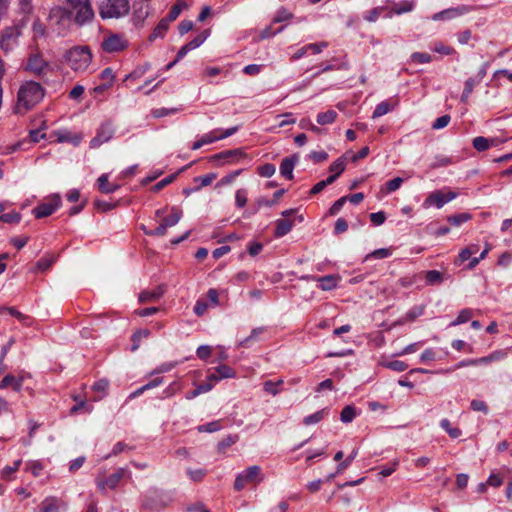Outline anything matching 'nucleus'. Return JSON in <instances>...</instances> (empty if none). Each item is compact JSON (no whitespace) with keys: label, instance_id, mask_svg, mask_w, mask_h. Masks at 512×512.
I'll return each mask as SVG.
<instances>
[{"label":"nucleus","instance_id":"obj_1","mask_svg":"<svg viewBox=\"0 0 512 512\" xmlns=\"http://www.w3.org/2000/svg\"><path fill=\"white\" fill-rule=\"evenodd\" d=\"M66 6L52 8L49 14L50 21L59 24L74 16L75 22L83 25L94 18V10L89 0H66Z\"/></svg>","mask_w":512,"mask_h":512},{"label":"nucleus","instance_id":"obj_2","mask_svg":"<svg viewBox=\"0 0 512 512\" xmlns=\"http://www.w3.org/2000/svg\"><path fill=\"white\" fill-rule=\"evenodd\" d=\"M44 97V89L35 81L24 82L17 93V113H25L36 106Z\"/></svg>","mask_w":512,"mask_h":512},{"label":"nucleus","instance_id":"obj_3","mask_svg":"<svg viewBox=\"0 0 512 512\" xmlns=\"http://www.w3.org/2000/svg\"><path fill=\"white\" fill-rule=\"evenodd\" d=\"M65 58L73 71L84 72L91 64L92 53L87 46H75L67 51Z\"/></svg>","mask_w":512,"mask_h":512},{"label":"nucleus","instance_id":"obj_4","mask_svg":"<svg viewBox=\"0 0 512 512\" xmlns=\"http://www.w3.org/2000/svg\"><path fill=\"white\" fill-rule=\"evenodd\" d=\"M164 213V209L156 211L155 216L159 221V225L154 230H144L145 234L150 236H163L166 234L167 229L175 226L182 217V211L175 207L171 208L167 216H164Z\"/></svg>","mask_w":512,"mask_h":512},{"label":"nucleus","instance_id":"obj_5","mask_svg":"<svg viewBox=\"0 0 512 512\" xmlns=\"http://www.w3.org/2000/svg\"><path fill=\"white\" fill-rule=\"evenodd\" d=\"M128 0H102L99 5V15L103 19H117L129 13Z\"/></svg>","mask_w":512,"mask_h":512},{"label":"nucleus","instance_id":"obj_6","mask_svg":"<svg viewBox=\"0 0 512 512\" xmlns=\"http://www.w3.org/2000/svg\"><path fill=\"white\" fill-rule=\"evenodd\" d=\"M25 70L34 74L38 77H45L52 72V67L48 61H46L42 54L38 51H32L25 64Z\"/></svg>","mask_w":512,"mask_h":512},{"label":"nucleus","instance_id":"obj_7","mask_svg":"<svg viewBox=\"0 0 512 512\" xmlns=\"http://www.w3.org/2000/svg\"><path fill=\"white\" fill-rule=\"evenodd\" d=\"M21 34L22 28L19 25H13L3 29L0 37L1 50L5 53L13 51L18 46L19 37Z\"/></svg>","mask_w":512,"mask_h":512},{"label":"nucleus","instance_id":"obj_8","mask_svg":"<svg viewBox=\"0 0 512 512\" xmlns=\"http://www.w3.org/2000/svg\"><path fill=\"white\" fill-rule=\"evenodd\" d=\"M261 481V468L253 465L237 475L234 488L237 491H241L247 484H258Z\"/></svg>","mask_w":512,"mask_h":512},{"label":"nucleus","instance_id":"obj_9","mask_svg":"<svg viewBox=\"0 0 512 512\" xmlns=\"http://www.w3.org/2000/svg\"><path fill=\"white\" fill-rule=\"evenodd\" d=\"M129 41L124 34L109 33L107 34L102 43L101 48L107 53L121 52L127 49Z\"/></svg>","mask_w":512,"mask_h":512},{"label":"nucleus","instance_id":"obj_10","mask_svg":"<svg viewBox=\"0 0 512 512\" xmlns=\"http://www.w3.org/2000/svg\"><path fill=\"white\" fill-rule=\"evenodd\" d=\"M476 9L475 6L472 5H458L456 7H450L447 9H444L440 12H437L432 15L431 19L433 21H449L458 17H461L463 15H466Z\"/></svg>","mask_w":512,"mask_h":512},{"label":"nucleus","instance_id":"obj_11","mask_svg":"<svg viewBox=\"0 0 512 512\" xmlns=\"http://www.w3.org/2000/svg\"><path fill=\"white\" fill-rule=\"evenodd\" d=\"M126 476H130L129 471L126 468H119L107 478L98 476L96 478V485L101 492H105L107 489H115L121 479Z\"/></svg>","mask_w":512,"mask_h":512},{"label":"nucleus","instance_id":"obj_12","mask_svg":"<svg viewBox=\"0 0 512 512\" xmlns=\"http://www.w3.org/2000/svg\"><path fill=\"white\" fill-rule=\"evenodd\" d=\"M61 205L59 194L51 195L46 202L39 204L33 209L35 218L40 219L52 215Z\"/></svg>","mask_w":512,"mask_h":512},{"label":"nucleus","instance_id":"obj_13","mask_svg":"<svg viewBox=\"0 0 512 512\" xmlns=\"http://www.w3.org/2000/svg\"><path fill=\"white\" fill-rule=\"evenodd\" d=\"M457 194L452 191H448L444 193L441 190L434 191L431 193L424 201L423 206L425 208H429L430 206H436L437 208H442L446 203L455 199Z\"/></svg>","mask_w":512,"mask_h":512},{"label":"nucleus","instance_id":"obj_14","mask_svg":"<svg viewBox=\"0 0 512 512\" xmlns=\"http://www.w3.org/2000/svg\"><path fill=\"white\" fill-rule=\"evenodd\" d=\"M487 67H488L487 63L483 64L482 67L480 68V70L478 71V73L474 77H470L465 81L463 93L461 95L462 102L468 101V98L471 95V93L473 92L474 87L476 85L480 84L481 81L484 79V77L486 76V73H487Z\"/></svg>","mask_w":512,"mask_h":512},{"label":"nucleus","instance_id":"obj_15","mask_svg":"<svg viewBox=\"0 0 512 512\" xmlns=\"http://www.w3.org/2000/svg\"><path fill=\"white\" fill-rule=\"evenodd\" d=\"M114 135V128L110 122L103 123L97 130L96 136L90 141V147L95 149L108 142Z\"/></svg>","mask_w":512,"mask_h":512},{"label":"nucleus","instance_id":"obj_16","mask_svg":"<svg viewBox=\"0 0 512 512\" xmlns=\"http://www.w3.org/2000/svg\"><path fill=\"white\" fill-rule=\"evenodd\" d=\"M238 130V127L237 126H234V127H231V128H228L226 130H221V129H215V130H212L206 134H204L201 139H202V143L204 145H207V144H211V143H214L218 140H222V139H225L227 137H230L232 136L234 133H236Z\"/></svg>","mask_w":512,"mask_h":512},{"label":"nucleus","instance_id":"obj_17","mask_svg":"<svg viewBox=\"0 0 512 512\" xmlns=\"http://www.w3.org/2000/svg\"><path fill=\"white\" fill-rule=\"evenodd\" d=\"M24 378L22 376L16 377L13 374H7L0 382V389L11 388L15 392H20L23 386Z\"/></svg>","mask_w":512,"mask_h":512},{"label":"nucleus","instance_id":"obj_18","mask_svg":"<svg viewBox=\"0 0 512 512\" xmlns=\"http://www.w3.org/2000/svg\"><path fill=\"white\" fill-rule=\"evenodd\" d=\"M314 281L319 282V288L323 291L335 289L341 280L339 275H326L323 277H313Z\"/></svg>","mask_w":512,"mask_h":512},{"label":"nucleus","instance_id":"obj_19","mask_svg":"<svg viewBox=\"0 0 512 512\" xmlns=\"http://www.w3.org/2000/svg\"><path fill=\"white\" fill-rule=\"evenodd\" d=\"M242 156L245 157V154H244V152H242V150L234 149V150L223 151L218 154H215L212 157V159L213 160H224L226 163H234Z\"/></svg>","mask_w":512,"mask_h":512},{"label":"nucleus","instance_id":"obj_20","mask_svg":"<svg viewBox=\"0 0 512 512\" xmlns=\"http://www.w3.org/2000/svg\"><path fill=\"white\" fill-rule=\"evenodd\" d=\"M296 161V156L284 158L280 164V174L286 179L291 180L293 178V169L295 167Z\"/></svg>","mask_w":512,"mask_h":512},{"label":"nucleus","instance_id":"obj_21","mask_svg":"<svg viewBox=\"0 0 512 512\" xmlns=\"http://www.w3.org/2000/svg\"><path fill=\"white\" fill-rule=\"evenodd\" d=\"M98 190L102 193L110 194L115 192L119 185L110 183L106 174L101 175L97 180Z\"/></svg>","mask_w":512,"mask_h":512},{"label":"nucleus","instance_id":"obj_22","mask_svg":"<svg viewBox=\"0 0 512 512\" xmlns=\"http://www.w3.org/2000/svg\"><path fill=\"white\" fill-rule=\"evenodd\" d=\"M294 226V222L289 219H278L276 221L275 236L283 237L288 234Z\"/></svg>","mask_w":512,"mask_h":512},{"label":"nucleus","instance_id":"obj_23","mask_svg":"<svg viewBox=\"0 0 512 512\" xmlns=\"http://www.w3.org/2000/svg\"><path fill=\"white\" fill-rule=\"evenodd\" d=\"M164 293V290L161 287H158L152 291H142L139 294V301L141 303L151 302L158 300Z\"/></svg>","mask_w":512,"mask_h":512},{"label":"nucleus","instance_id":"obj_24","mask_svg":"<svg viewBox=\"0 0 512 512\" xmlns=\"http://www.w3.org/2000/svg\"><path fill=\"white\" fill-rule=\"evenodd\" d=\"M40 512H59V500L56 497H47L40 504Z\"/></svg>","mask_w":512,"mask_h":512},{"label":"nucleus","instance_id":"obj_25","mask_svg":"<svg viewBox=\"0 0 512 512\" xmlns=\"http://www.w3.org/2000/svg\"><path fill=\"white\" fill-rule=\"evenodd\" d=\"M497 141L495 139H487L483 136H478L473 139V147L477 151H485L491 146H495Z\"/></svg>","mask_w":512,"mask_h":512},{"label":"nucleus","instance_id":"obj_26","mask_svg":"<svg viewBox=\"0 0 512 512\" xmlns=\"http://www.w3.org/2000/svg\"><path fill=\"white\" fill-rule=\"evenodd\" d=\"M337 118V112L334 110H327L317 115V123L320 125H328L335 122Z\"/></svg>","mask_w":512,"mask_h":512},{"label":"nucleus","instance_id":"obj_27","mask_svg":"<svg viewBox=\"0 0 512 512\" xmlns=\"http://www.w3.org/2000/svg\"><path fill=\"white\" fill-rule=\"evenodd\" d=\"M433 61V56L427 52H414L410 56V62L414 64H428Z\"/></svg>","mask_w":512,"mask_h":512},{"label":"nucleus","instance_id":"obj_28","mask_svg":"<svg viewBox=\"0 0 512 512\" xmlns=\"http://www.w3.org/2000/svg\"><path fill=\"white\" fill-rule=\"evenodd\" d=\"M58 142H72L74 145H78L81 141V137L78 135H72L69 131H60L55 133Z\"/></svg>","mask_w":512,"mask_h":512},{"label":"nucleus","instance_id":"obj_29","mask_svg":"<svg viewBox=\"0 0 512 512\" xmlns=\"http://www.w3.org/2000/svg\"><path fill=\"white\" fill-rule=\"evenodd\" d=\"M414 7H415L414 1L404 0V1H401L397 4H395L392 8V11L395 14L400 15V14L412 11L414 9Z\"/></svg>","mask_w":512,"mask_h":512},{"label":"nucleus","instance_id":"obj_30","mask_svg":"<svg viewBox=\"0 0 512 512\" xmlns=\"http://www.w3.org/2000/svg\"><path fill=\"white\" fill-rule=\"evenodd\" d=\"M150 336V331L148 329H140L136 331L132 335V347L131 350L134 352L140 347V342L142 339H146Z\"/></svg>","mask_w":512,"mask_h":512},{"label":"nucleus","instance_id":"obj_31","mask_svg":"<svg viewBox=\"0 0 512 512\" xmlns=\"http://www.w3.org/2000/svg\"><path fill=\"white\" fill-rule=\"evenodd\" d=\"M402 183H403V179L401 177H396V178L388 181L385 184V187H382L380 189V192L385 195L392 193V192L398 190L401 187Z\"/></svg>","mask_w":512,"mask_h":512},{"label":"nucleus","instance_id":"obj_32","mask_svg":"<svg viewBox=\"0 0 512 512\" xmlns=\"http://www.w3.org/2000/svg\"><path fill=\"white\" fill-rule=\"evenodd\" d=\"M150 69V64L149 63H145L144 65L142 66H138L136 67L131 73H129L128 75H126L125 77V81H128V80H138L140 79L141 77L144 76V74Z\"/></svg>","mask_w":512,"mask_h":512},{"label":"nucleus","instance_id":"obj_33","mask_svg":"<svg viewBox=\"0 0 512 512\" xmlns=\"http://www.w3.org/2000/svg\"><path fill=\"white\" fill-rule=\"evenodd\" d=\"M327 414L326 409L319 410L303 419V423L307 426L319 423Z\"/></svg>","mask_w":512,"mask_h":512},{"label":"nucleus","instance_id":"obj_34","mask_svg":"<svg viewBox=\"0 0 512 512\" xmlns=\"http://www.w3.org/2000/svg\"><path fill=\"white\" fill-rule=\"evenodd\" d=\"M169 22L167 19H162L157 27L154 29L149 39L154 40L158 37H163L166 31L168 30Z\"/></svg>","mask_w":512,"mask_h":512},{"label":"nucleus","instance_id":"obj_35","mask_svg":"<svg viewBox=\"0 0 512 512\" xmlns=\"http://www.w3.org/2000/svg\"><path fill=\"white\" fill-rule=\"evenodd\" d=\"M182 390V384L179 381H174L169 384L162 392L161 398H170Z\"/></svg>","mask_w":512,"mask_h":512},{"label":"nucleus","instance_id":"obj_36","mask_svg":"<svg viewBox=\"0 0 512 512\" xmlns=\"http://www.w3.org/2000/svg\"><path fill=\"white\" fill-rule=\"evenodd\" d=\"M329 170L333 173L330 177H334L335 181L337 177L340 176L341 173L345 170V161L342 158H338L330 165Z\"/></svg>","mask_w":512,"mask_h":512},{"label":"nucleus","instance_id":"obj_37","mask_svg":"<svg viewBox=\"0 0 512 512\" xmlns=\"http://www.w3.org/2000/svg\"><path fill=\"white\" fill-rule=\"evenodd\" d=\"M440 426L449 434L451 438H458L462 434L459 428L451 426V423L448 419H442Z\"/></svg>","mask_w":512,"mask_h":512},{"label":"nucleus","instance_id":"obj_38","mask_svg":"<svg viewBox=\"0 0 512 512\" xmlns=\"http://www.w3.org/2000/svg\"><path fill=\"white\" fill-rule=\"evenodd\" d=\"M355 416H356L355 407L352 405H348V406L344 407L343 410L341 411L340 420L343 423H350L353 421Z\"/></svg>","mask_w":512,"mask_h":512},{"label":"nucleus","instance_id":"obj_39","mask_svg":"<svg viewBox=\"0 0 512 512\" xmlns=\"http://www.w3.org/2000/svg\"><path fill=\"white\" fill-rule=\"evenodd\" d=\"M215 372L218 374V378H221V380L226 378H234L236 375L235 371L225 364L216 367Z\"/></svg>","mask_w":512,"mask_h":512},{"label":"nucleus","instance_id":"obj_40","mask_svg":"<svg viewBox=\"0 0 512 512\" xmlns=\"http://www.w3.org/2000/svg\"><path fill=\"white\" fill-rule=\"evenodd\" d=\"M473 317V311L471 309H463L459 312L457 318L450 323L451 326H457L462 323L469 321Z\"/></svg>","mask_w":512,"mask_h":512},{"label":"nucleus","instance_id":"obj_41","mask_svg":"<svg viewBox=\"0 0 512 512\" xmlns=\"http://www.w3.org/2000/svg\"><path fill=\"white\" fill-rule=\"evenodd\" d=\"M214 179H216L215 173H209V174L198 176V177L194 178V182L198 184V186L196 187V190H199L202 187L210 185Z\"/></svg>","mask_w":512,"mask_h":512},{"label":"nucleus","instance_id":"obj_42","mask_svg":"<svg viewBox=\"0 0 512 512\" xmlns=\"http://www.w3.org/2000/svg\"><path fill=\"white\" fill-rule=\"evenodd\" d=\"M187 5L185 2H177L174 6H172V8L170 9L169 13H168V16H167V20L172 22V21H175L178 16L180 15V13L182 12V10L184 8H186Z\"/></svg>","mask_w":512,"mask_h":512},{"label":"nucleus","instance_id":"obj_43","mask_svg":"<svg viewBox=\"0 0 512 512\" xmlns=\"http://www.w3.org/2000/svg\"><path fill=\"white\" fill-rule=\"evenodd\" d=\"M213 386H214V384H212V383H203V384L199 385L193 391L189 392L186 395V399L191 400V399L199 396L202 393L209 392L213 388Z\"/></svg>","mask_w":512,"mask_h":512},{"label":"nucleus","instance_id":"obj_44","mask_svg":"<svg viewBox=\"0 0 512 512\" xmlns=\"http://www.w3.org/2000/svg\"><path fill=\"white\" fill-rule=\"evenodd\" d=\"M265 332V328L259 327L251 331L250 335L239 342V346L248 347L250 343L258 338L259 335Z\"/></svg>","mask_w":512,"mask_h":512},{"label":"nucleus","instance_id":"obj_45","mask_svg":"<svg viewBox=\"0 0 512 512\" xmlns=\"http://www.w3.org/2000/svg\"><path fill=\"white\" fill-rule=\"evenodd\" d=\"M392 109H393V106L389 102L382 101L376 106L372 117L373 118L381 117V116L387 114L388 112H390Z\"/></svg>","mask_w":512,"mask_h":512},{"label":"nucleus","instance_id":"obj_46","mask_svg":"<svg viewBox=\"0 0 512 512\" xmlns=\"http://www.w3.org/2000/svg\"><path fill=\"white\" fill-rule=\"evenodd\" d=\"M426 282L429 285L440 284L443 281L442 274L437 270H429L425 273Z\"/></svg>","mask_w":512,"mask_h":512},{"label":"nucleus","instance_id":"obj_47","mask_svg":"<svg viewBox=\"0 0 512 512\" xmlns=\"http://www.w3.org/2000/svg\"><path fill=\"white\" fill-rule=\"evenodd\" d=\"M471 219V215L469 213H460L457 215L449 216L447 218L448 222L454 226H460L461 224L469 221Z\"/></svg>","mask_w":512,"mask_h":512},{"label":"nucleus","instance_id":"obj_48","mask_svg":"<svg viewBox=\"0 0 512 512\" xmlns=\"http://www.w3.org/2000/svg\"><path fill=\"white\" fill-rule=\"evenodd\" d=\"M21 462V460H16L12 466L4 467L1 471V477L4 480H11V475L19 469Z\"/></svg>","mask_w":512,"mask_h":512},{"label":"nucleus","instance_id":"obj_49","mask_svg":"<svg viewBox=\"0 0 512 512\" xmlns=\"http://www.w3.org/2000/svg\"><path fill=\"white\" fill-rule=\"evenodd\" d=\"M247 190L246 189H238L235 193V204L238 208H243L247 204Z\"/></svg>","mask_w":512,"mask_h":512},{"label":"nucleus","instance_id":"obj_50","mask_svg":"<svg viewBox=\"0 0 512 512\" xmlns=\"http://www.w3.org/2000/svg\"><path fill=\"white\" fill-rule=\"evenodd\" d=\"M433 51L441 55H453L456 53L454 48L445 45L442 42H436L434 44Z\"/></svg>","mask_w":512,"mask_h":512},{"label":"nucleus","instance_id":"obj_51","mask_svg":"<svg viewBox=\"0 0 512 512\" xmlns=\"http://www.w3.org/2000/svg\"><path fill=\"white\" fill-rule=\"evenodd\" d=\"M283 384V380H279L278 382H272V381H266L264 383V390L273 395V396H276L280 390L278 388L279 385H282Z\"/></svg>","mask_w":512,"mask_h":512},{"label":"nucleus","instance_id":"obj_52","mask_svg":"<svg viewBox=\"0 0 512 512\" xmlns=\"http://www.w3.org/2000/svg\"><path fill=\"white\" fill-rule=\"evenodd\" d=\"M423 311H424L423 307L412 308L405 314L402 322L414 321L417 317H419L423 314Z\"/></svg>","mask_w":512,"mask_h":512},{"label":"nucleus","instance_id":"obj_53","mask_svg":"<svg viewBox=\"0 0 512 512\" xmlns=\"http://www.w3.org/2000/svg\"><path fill=\"white\" fill-rule=\"evenodd\" d=\"M207 38V32L197 35L194 39L188 42L186 45L190 50H194L201 46Z\"/></svg>","mask_w":512,"mask_h":512},{"label":"nucleus","instance_id":"obj_54","mask_svg":"<svg viewBox=\"0 0 512 512\" xmlns=\"http://www.w3.org/2000/svg\"><path fill=\"white\" fill-rule=\"evenodd\" d=\"M334 182V177H328L327 179L325 180H322L320 182H318L317 184H315L310 193L315 195V194H318L320 193L326 186L332 184Z\"/></svg>","mask_w":512,"mask_h":512},{"label":"nucleus","instance_id":"obj_55","mask_svg":"<svg viewBox=\"0 0 512 512\" xmlns=\"http://www.w3.org/2000/svg\"><path fill=\"white\" fill-rule=\"evenodd\" d=\"M27 469L33 474V476L38 477L41 475L44 467L39 461H30L27 463Z\"/></svg>","mask_w":512,"mask_h":512},{"label":"nucleus","instance_id":"obj_56","mask_svg":"<svg viewBox=\"0 0 512 512\" xmlns=\"http://www.w3.org/2000/svg\"><path fill=\"white\" fill-rule=\"evenodd\" d=\"M390 255H391V251L389 249L380 248V249L374 250L373 252L368 254L365 259L366 260L369 258L383 259V258L389 257Z\"/></svg>","mask_w":512,"mask_h":512},{"label":"nucleus","instance_id":"obj_57","mask_svg":"<svg viewBox=\"0 0 512 512\" xmlns=\"http://www.w3.org/2000/svg\"><path fill=\"white\" fill-rule=\"evenodd\" d=\"M21 219V215L17 212H9L2 214L0 220L5 223H18Z\"/></svg>","mask_w":512,"mask_h":512},{"label":"nucleus","instance_id":"obj_58","mask_svg":"<svg viewBox=\"0 0 512 512\" xmlns=\"http://www.w3.org/2000/svg\"><path fill=\"white\" fill-rule=\"evenodd\" d=\"M292 16H293L292 13H290L288 10L282 8L277 11V13L273 19V22L274 23L284 22V21L290 20L292 18Z\"/></svg>","mask_w":512,"mask_h":512},{"label":"nucleus","instance_id":"obj_59","mask_svg":"<svg viewBox=\"0 0 512 512\" xmlns=\"http://www.w3.org/2000/svg\"><path fill=\"white\" fill-rule=\"evenodd\" d=\"M55 262V258L54 257H45V258H42L40 259L37 264H36V268L40 271H46L48 270L52 264Z\"/></svg>","mask_w":512,"mask_h":512},{"label":"nucleus","instance_id":"obj_60","mask_svg":"<svg viewBox=\"0 0 512 512\" xmlns=\"http://www.w3.org/2000/svg\"><path fill=\"white\" fill-rule=\"evenodd\" d=\"M73 399L77 401V404L71 408V414H75L81 409H85L87 412L92 411V406H87L84 400H80L77 396H74Z\"/></svg>","mask_w":512,"mask_h":512},{"label":"nucleus","instance_id":"obj_61","mask_svg":"<svg viewBox=\"0 0 512 512\" xmlns=\"http://www.w3.org/2000/svg\"><path fill=\"white\" fill-rule=\"evenodd\" d=\"M190 479L195 482H200L204 479L206 472L203 469H189L187 471Z\"/></svg>","mask_w":512,"mask_h":512},{"label":"nucleus","instance_id":"obj_62","mask_svg":"<svg viewBox=\"0 0 512 512\" xmlns=\"http://www.w3.org/2000/svg\"><path fill=\"white\" fill-rule=\"evenodd\" d=\"M472 257L471 255V251L467 249V247L463 248L457 258L455 259L454 263L455 265L459 266L461 265L462 263H464L465 261L469 260L470 258Z\"/></svg>","mask_w":512,"mask_h":512},{"label":"nucleus","instance_id":"obj_63","mask_svg":"<svg viewBox=\"0 0 512 512\" xmlns=\"http://www.w3.org/2000/svg\"><path fill=\"white\" fill-rule=\"evenodd\" d=\"M275 173V166L273 164H265L259 168V174L262 177L270 178Z\"/></svg>","mask_w":512,"mask_h":512},{"label":"nucleus","instance_id":"obj_64","mask_svg":"<svg viewBox=\"0 0 512 512\" xmlns=\"http://www.w3.org/2000/svg\"><path fill=\"white\" fill-rule=\"evenodd\" d=\"M383 11L382 7H375L365 15V20L368 22H375Z\"/></svg>","mask_w":512,"mask_h":512}]
</instances>
